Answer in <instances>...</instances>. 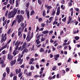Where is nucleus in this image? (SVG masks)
I'll return each mask as SVG.
<instances>
[{
  "mask_svg": "<svg viewBox=\"0 0 80 80\" xmlns=\"http://www.w3.org/2000/svg\"><path fill=\"white\" fill-rule=\"evenodd\" d=\"M45 40V38L42 37L41 39V42H44Z\"/></svg>",
  "mask_w": 80,
  "mask_h": 80,
  "instance_id": "nucleus-16",
  "label": "nucleus"
},
{
  "mask_svg": "<svg viewBox=\"0 0 80 80\" xmlns=\"http://www.w3.org/2000/svg\"><path fill=\"white\" fill-rule=\"evenodd\" d=\"M52 77H49L48 78V80H52Z\"/></svg>",
  "mask_w": 80,
  "mask_h": 80,
  "instance_id": "nucleus-63",
  "label": "nucleus"
},
{
  "mask_svg": "<svg viewBox=\"0 0 80 80\" xmlns=\"http://www.w3.org/2000/svg\"><path fill=\"white\" fill-rule=\"evenodd\" d=\"M62 75H65V71L64 70H62Z\"/></svg>",
  "mask_w": 80,
  "mask_h": 80,
  "instance_id": "nucleus-24",
  "label": "nucleus"
},
{
  "mask_svg": "<svg viewBox=\"0 0 80 80\" xmlns=\"http://www.w3.org/2000/svg\"><path fill=\"white\" fill-rule=\"evenodd\" d=\"M16 74H18V73H19L18 72V69L16 70Z\"/></svg>",
  "mask_w": 80,
  "mask_h": 80,
  "instance_id": "nucleus-45",
  "label": "nucleus"
},
{
  "mask_svg": "<svg viewBox=\"0 0 80 80\" xmlns=\"http://www.w3.org/2000/svg\"><path fill=\"white\" fill-rule=\"evenodd\" d=\"M74 38L76 40H78L80 38L79 37L76 36L74 37Z\"/></svg>",
  "mask_w": 80,
  "mask_h": 80,
  "instance_id": "nucleus-27",
  "label": "nucleus"
},
{
  "mask_svg": "<svg viewBox=\"0 0 80 80\" xmlns=\"http://www.w3.org/2000/svg\"><path fill=\"white\" fill-rule=\"evenodd\" d=\"M11 40H12V39H10L7 42L6 44H7V45H8V44H9V43H10V42H11Z\"/></svg>",
  "mask_w": 80,
  "mask_h": 80,
  "instance_id": "nucleus-34",
  "label": "nucleus"
},
{
  "mask_svg": "<svg viewBox=\"0 0 80 80\" xmlns=\"http://www.w3.org/2000/svg\"><path fill=\"white\" fill-rule=\"evenodd\" d=\"M6 58V56L5 55H4L3 56V60L5 61V58Z\"/></svg>",
  "mask_w": 80,
  "mask_h": 80,
  "instance_id": "nucleus-41",
  "label": "nucleus"
},
{
  "mask_svg": "<svg viewBox=\"0 0 80 80\" xmlns=\"http://www.w3.org/2000/svg\"><path fill=\"white\" fill-rule=\"evenodd\" d=\"M30 34H28V36L27 37V38H26V40H27L28 39V41H30L32 39V36H30Z\"/></svg>",
  "mask_w": 80,
  "mask_h": 80,
  "instance_id": "nucleus-5",
  "label": "nucleus"
},
{
  "mask_svg": "<svg viewBox=\"0 0 80 80\" xmlns=\"http://www.w3.org/2000/svg\"><path fill=\"white\" fill-rule=\"evenodd\" d=\"M54 57H56L57 58H59V57H60V55L59 54H57V55H54Z\"/></svg>",
  "mask_w": 80,
  "mask_h": 80,
  "instance_id": "nucleus-31",
  "label": "nucleus"
},
{
  "mask_svg": "<svg viewBox=\"0 0 80 80\" xmlns=\"http://www.w3.org/2000/svg\"><path fill=\"white\" fill-rule=\"evenodd\" d=\"M21 60V57H19L18 58L17 60L18 62H20V61Z\"/></svg>",
  "mask_w": 80,
  "mask_h": 80,
  "instance_id": "nucleus-36",
  "label": "nucleus"
},
{
  "mask_svg": "<svg viewBox=\"0 0 80 80\" xmlns=\"http://www.w3.org/2000/svg\"><path fill=\"white\" fill-rule=\"evenodd\" d=\"M18 36H20V34H21L22 33V32H21L20 31H18Z\"/></svg>",
  "mask_w": 80,
  "mask_h": 80,
  "instance_id": "nucleus-57",
  "label": "nucleus"
},
{
  "mask_svg": "<svg viewBox=\"0 0 80 80\" xmlns=\"http://www.w3.org/2000/svg\"><path fill=\"white\" fill-rule=\"evenodd\" d=\"M16 63V59H15L13 61H12L10 62V64L11 66H13V65H15Z\"/></svg>",
  "mask_w": 80,
  "mask_h": 80,
  "instance_id": "nucleus-7",
  "label": "nucleus"
},
{
  "mask_svg": "<svg viewBox=\"0 0 80 80\" xmlns=\"http://www.w3.org/2000/svg\"><path fill=\"white\" fill-rule=\"evenodd\" d=\"M18 46H17L15 49V51L16 52V51H17V50H18Z\"/></svg>",
  "mask_w": 80,
  "mask_h": 80,
  "instance_id": "nucleus-43",
  "label": "nucleus"
},
{
  "mask_svg": "<svg viewBox=\"0 0 80 80\" xmlns=\"http://www.w3.org/2000/svg\"><path fill=\"white\" fill-rule=\"evenodd\" d=\"M29 5H30V3H29V2H28L27 4V7L28 8L29 7Z\"/></svg>",
  "mask_w": 80,
  "mask_h": 80,
  "instance_id": "nucleus-42",
  "label": "nucleus"
},
{
  "mask_svg": "<svg viewBox=\"0 0 80 80\" xmlns=\"http://www.w3.org/2000/svg\"><path fill=\"white\" fill-rule=\"evenodd\" d=\"M71 60L72 59H71V58H69V59H68L67 62H70Z\"/></svg>",
  "mask_w": 80,
  "mask_h": 80,
  "instance_id": "nucleus-58",
  "label": "nucleus"
},
{
  "mask_svg": "<svg viewBox=\"0 0 80 80\" xmlns=\"http://www.w3.org/2000/svg\"><path fill=\"white\" fill-rule=\"evenodd\" d=\"M45 7L46 8H47V9L50 10L52 7L51 6H48L47 5H45Z\"/></svg>",
  "mask_w": 80,
  "mask_h": 80,
  "instance_id": "nucleus-6",
  "label": "nucleus"
},
{
  "mask_svg": "<svg viewBox=\"0 0 80 80\" xmlns=\"http://www.w3.org/2000/svg\"><path fill=\"white\" fill-rule=\"evenodd\" d=\"M25 13V12L23 10H21V14H22V15H23L24 14V13Z\"/></svg>",
  "mask_w": 80,
  "mask_h": 80,
  "instance_id": "nucleus-33",
  "label": "nucleus"
},
{
  "mask_svg": "<svg viewBox=\"0 0 80 80\" xmlns=\"http://www.w3.org/2000/svg\"><path fill=\"white\" fill-rule=\"evenodd\" d=\"M34 13H35V12L34 11L32 10L30 13V16H32V15H33Z\"/></svg>",
  "mask_w": 80,
  "mask_h": 80,
  "instance_id": "nucleus-18",
  "label": "nucleus"
},
{
  "mask_svg": "<svg viewBox=\"0 0 80 80\" xmlns=\"http://www.w3.org/2000/svg\"><path fill=\"white\" fill-rule=\"evenodd\" d=\"M4 64V62H3V60H1L0 62V64L1 65H3Z\"/></svg>",
  "mask_w": 80,
  "mask_h": 80,
  "instance_id": "nucleus-37",
  "label": "nucleus"
},
{
  "mask_svg": "<svg viewBox=\"0 0 80 80\" xmlns=\"http://www.w3.org/2000/svg\"><path fill=\"white\" fill-rule=\"evenodd\" d=\"M27 16L28 17V19H29V17L30 16V12H29V11H28L27 13Z\"/></svg>",
  "mask_w": 80,
  "mask_h": 80,
  "instance_id": "nucleus-19",
  "label": "nucleus"
},
{
  "mask_svg": "<svg viewBox=\"0 0 80 80\" xmlns=\"http://www.w3.org/2000/svg\"><path fill=\"white\" fill-rule=\"evenodd\" d=\"M55 69H56V66H54L53 67V68L52 69V70H55Z\"/></svg>",
  "mask_w": 80,
  "mask_h": 80,
  "instance_id": "nucleus-49",
  "label": "nucleus"
},
{
  "mask_svg": "<svg viewBox=\"0 0 80 80\" xmlns=\"http://www.w3.org/2000/svg\"><path fill=\"white\" fill-rule=\"evenodd\" d=\"M68 5L69 7H71L72 5V4L71 2H69L68 3Z\"/></svg>",
  "mask_w": 80,
  "mask_h": 80,
  "instance_id": "nucleus-44",
  "label": "nucleus"
},
{
  "mask_svg": "<svg viewBox=\"0 0 80 80\" xmlns=\"http://www.w3.org/2000/svg\"><path fill=\"white\" fill-rule=\"evenodd\" d=\"M39 39H37L36 40V42L37 45H39L41 41L39 40Z\"/></svg>",
  "mask_w": 80,
  "mask_h": 80,
  "instance_id": "nucleus-9",
  "label": "nucleus"
},
{
  "mask_svg": "<svg viewBox=\"0 0 80 80\" xmlns=\"http://www.w3.org/2000/svg\"><path fill=\"white\" fill-rule=\"evenodd\" d=\"M22 73H20L18 74V77H20L22 76Z\"/></svg>",
  "mask_w": 80,
  "mask_h": 80,
  "instance_id": "nucleus-62",
  "label": "nucleus"
},
{
  "mask_svg": "<svg viewBox=\"0 0 80 80\" xmlns=\"http://www.w3.org/2000/svg\"><path fill=\"white\" fill-rule=\"evenodd\" d=\"M17 9L14 8L13 10L11 12H9L8 13V18H13L17 12Z\"/></svg>",
  "mask_w": 80,
  "mask_h": 80,
  "instance_id": "nucleus-1",
  "label": "nucleus"
},
{
  "mask_svg": "<svg viewBox=\"0 0 80 80\" xmlns=\"http://www.w3.org/2000/svg\"><path fill=\"white\" fill-rule=\"evenodd\" d=\"M45 24L44 23H42L41 24V26L42 27H44V26H45Z\"/></svg>",
  "mask_w": 80,
  "mask_h": 80,
  "instance_id": "nucleus-52",
  "label": "nucleus"
},
{
  "mask_svg": "<svg viewBox=\"0 0 80 80\" xmlns=\"http://www.w3.org/2000/svg\"><path fill=\"white\" fill-rule=\"evenodd\" d=\"M14 2H15V0H12H12H9V3L11 5H13Z\"/></svg>",
  "mask_w": 80,
  "mask_h": 80,
  "instance_id": "nucleus-11",
  "label": "nucleus"
},
{
  "mask_svg": "<svg viewBox=\"0 0 80 80\" xmlns=\"http://www.w3.org/2000/svg\"><path fill=\"white\" fill-rule=\"evenodd\" d=\"M18 52H19V51H18L16 52L15 50H14L13 52H12V54L13 55H14V56H15V55L17 54H18Z\"/></svg>",
  "mask_w": 80,
  "mask_h": 80,
  "instance_id": "nucleus-8",
  "label": "nucleus"
},
{
  "mask_svg": "<svg viewBox=\"0 0 80 80\" xmlns=\"http://www.w3.org/2000/svg\"><path fill=\"white\" fill-rule=\"evenodd\" d=\"M60 11L58 10V11H57V12L56 13V15H60Z\"/></svg>",
  "mask_w": 80,
  "mask_h": 80,
  "instance_id": "nucleus-23",
  "label": "nucleus"
},
{
  "mask_svg": "<svg viewBox=\"0 0 80 80\" xmlns=\"http://www.w3.org/2000/svg\"><path fill=\"white\" fill-rule=\"evenodd\" d=\"M42 33H43V34H47V33H48V30L44 31H43L42 32Z\"/></svg>",
  "mask_w": 80,
  "mask_h": 80,
  "instance_id": "nucleus-12",
  "label": "nucleus"
},
{
  "mask_svg": "<svg viewBox=\"0 0 80 80\" xmlns=\"http://www.w3.org/2000/svg\"><path fill=\"white\" fill-rule=\"evenodd\" d=\"M43 28H41L39 30V31H43Z\"/></svg>",
  "mask_w": 80,
  "mask_h": 80,
  "instance_id": "nucleus-61",
  "label": "nucleus"
},
{
  "mask_svg": "<svg viewBox=\"0 0 80 80\" xmlns=\"http://www.w3.org/2000/svg\"><path fill=\"white\" fill-rule=\"evenodd\" d=\"M6 71L7 72L8 74H9V73H10V68L7 67L6 68Z\"/></svg>",
  "mask_w": 80,
  "mask_h": 80,
  "instance_id": "nucleus-13",
  "label": "nucleus"
},
{
  "mask_svg": "<svg viewBox=\"0 0 80 80\" xmlns=\"http://www.w3.org/2000/svg\"><path fill=\"white\" fill-rule=\"evenodd\" d=\"M34 77L36 78H37V77H39V76L38 75H35L34 76Z\"/></svg>",
  "mask_w": 80,
  "mask_h": 80,
  "instance_id": "nucleus-56",
  "label": "nucleus"
},
{
  "mask_svg": "<svg viewBox=\"0 0 80 80\" xmlns=\"http://www.w3.org/2000/svg\"><path fill=\"white\" fill-rule=\"evenodd\" d=\"M68 45V44L67 43H63V46H65V45Z\"/></svg>",
  "mask_w": 80,
  "mask_h": 80,
  "instance_id": "nucleus-59",
  "label": "nucleus"
},
{
  "mask_svg": "<svg viewBox=\"0 0 80 80\" xmlns=\"http://www.w3.org/2000/svg\"><path fill=\"white\" fill-rule=\"evenodd\" d=\"M66 19H67V18H66V17H65L64 18L62 19V22H65Z\"/></svg>",
  "mask_w": 80,
  "mask_h": 80,
  "instance_id": "nucleus-28",
  "label": "nucleus"
},
{
  "mask_svg": "<svg viewBox=\"0 0 80 80\" xmlns=\"http://www.w3.org/2000/svg\"><path fill=\"white\" fill-rule=\"evenodd\" d=\"M17 22V21L16 20H14L13 21L12 23V26H13V25H14V24L15 23H16Z\"/></svg>",
  "mask_w": 80,
  "mask_h": 80,
  "instance_id": "nucleus-26",
  "label": "nucleus"
},
{
  "mask_svg": "<svg viewBox=\"0 0 80 80\" xmlns=\"http://www.w3.org/2000/svg\"><path fill=\"white\" fill-rule=\"evenodd\" d=\"M45 10H44L43 11V13H42V15L43 16H44V17H45L46 15L45 14Z\"/></svg>",
  "mask_w": 80,
  "mask_h": 80,
  "instance_id": "nucleus-21",
  "label": "nucleus"
},
{
  "mask_svg": "<svg viewBox=\"0 0 80 80\" xmlns=\"http://www.w3.org/2000/svg\"><path fill=\"white\" fill-rule=\"evenodd\" d=\"M11 32V29H9L8 31V35H9V34H10V32Z\"/></svg>",
  "mask_w": 80,
  "mask_h": 80,
  "instance_id": "nucleus-29",
  "label": "nucleus"
},
{
  "mask_svg": "<svg viewBox=\"0 0 80 80\" xmlns=\"http://www.w3.org/2000/svg\"><path fill=\"white\" fill-rule=\"evenodd\" d=\"M54 60H56V61H57V60H58V58H57L55 56H54Z\"/></svg>",
  "mask_w": 80,
  "mask_h": 80,
  "instance_id": "nucleus-54",
  "label": "nucleus"
},
{
  "mask_svg": "<svg viewBox=\"0 0 80 80\" xmlns=\"http://www.w3.org/2000/svg\"><path fill=\"white\" fill-rule=\"evenodd\" d=\"M8 11L7 10L6 11L5 13V17H7V15H8Z\"/></svg>",
  "mask_w": 80,
  "mask_h": 80,
  "instance_id": "nucleus-17",
  "label": "nucleus"
},
{
  "mask_svg": "<svg viewBox=\"0 0 80 80\" xmlns=\"http://www.w3.org/2000/svg\"><path fill=\"white\" fill-rule=\"evenodd\" d=\"M26 75H27V76H31V75H32V72H29L28 73H26Z\"/></svg>",
  "mask_w": 80,
  "mask_h": 80,
  "instance_id": "nucleus-15",
  "label": "nucleus"
},
{
  "mask_svg": "<svg viewBox=\"0 0 80 80\" xmlns=\"http://www.w3.org/2000/svg\"><path fill=\"white\" fill-rule=\"evenodd\" d=\"M75 11H77V12H78L79 11V9L78 8H75Z\"/></svg>",
  "mask_w": 80,
  "mask_h": 80,
  "instance_id": "nucleus-48",
  "label": "nucleus"
},
{
  "mask_svg": "<svg viewBox=\"0 0 80 80\" xmlns=\"http://www.w3.org/2000/svg\"><path fill=\"white\" fill-rule=\"evenodd\" d=\"M62 3L64 4L65 3V1L64 0H62L61 1Z\"/></svg>",
  "mask_w": 80,
  "mask_h": 80,
  "instance_id": "nucleus-60",
  "label": "nucleus"
},
{
  "mask_svg": "<svg viewBox=\"0 0 80 80\" xmlns=\"http://www.w3.org/2000/svg\"><path fill=\"white\" fill-rule=\"evenodd\" d=\"M24 52H25V53H27L28 52V49H24Z\"/></svg>",
  "mask_w": 80,
  "mask_h": 80,
  "instance_id": "nucleus-39",
  "label": "nucleus"
},
{
  "mask_svg": "<svg viewBox=\"0 0 80 80\" xmlns=\"http://www.w3.org/2000/svg\"><path fill=\"white\" fill-rule=\"evenodd\" d=\"M77 77L78 78H80V75L79 74L77 75Z\"/></svg>",
  "mask_w": 80,
  "mask_h": 80,
  "instance_id": "nucleus-64",
  "label": "nucleus"
},
{
  "mask_svg": "<svg viewBox=\"0 0 80 80\" xmlns=\"http://www.w3.org/2000/svg\"><path fill=\"white\" fill-rule=\"evenodd\" d=\"M20 0H16V7H17L18 6V2H20Z\"/></svg>",
  "mask_w": 80,
  "mask_h": 80,
  "instance_id": "nucleus-10",
  "label": "nucleus"
},
{
  "mask_svg": "<svg viewBox=\"0 0 80 80\" xmlns=\"http://www.w3.org/2000/svg\"><path fill=\"white\" fill-rule=\"evenodd\" d=\"M3 33L2 34V36H1V37L2 38L1 41V43H2L3 42H5V40H7V37H6L5 38V37H3Z\"/></svg>",
  "mask_w": 80,
  "mask_h": 80,
  "instance_id": "nucleus-4",
  "label": "nucleus"
},
{
  "mask_svg": "<svg viewBox=\"0 0 80 80\" xmlns=\"http://www.w3.org/2000/svg\"><path fill=\"white\" fill-rule=\"evenodd\" d=\"M17 76H15L13 78V80H17Z\"/></svg>",
  "mask_w": 80,
  "mask_h": 80,
  "instance_id": "nucleus-35",
  "label": "nucleus"
},
{
  "mask_svg": "<svg viewBox=\"0 0 80 80\" xmlns=\"http://www.w3.org/2000/svg\"><path fill=\"white\" fill-rule=\"evenodd\" d=\"M70 11L71 12V16L72 17V16H73V8H71L70 9Z\"/></svg>",
  "mask_w": 80,
  "mask_h": 80,
  "instance_id": "nucleus-14",
  "label": "nucleus"
},
{
  "mask_svg": "<svg viewBox=\"0 0 80 80\" xmlns=\"http://www.w3.org/2000/svg\"><path fill=\"white\" fill-rule=\"evenodd\" d=\"M33 69H34V67H33V66H31V70H33Z\"/></svg>",
  "mask_w": 80,
  "mask_h": 80,
  "instance_id": "nucleus-55",
  "label": "nucleus"
},
{
  "mask_svg": "<svg viewBox=\"0 0 80 80\" xmlns=\"http://www.w3.org/2000/svg\"><path fill=\"white\" fill-rule=\"evenodd\" d=\"M38 2L40 5H41V4H42V1H41L40 0H38Z\"/></svg>",
  "mask_w": 80,
  "mask_h": 80,
  "instance_id": "nucleus-32",
  "label": "nucleus"
},
{
  "mask_svg": "<svg viewBox=\"0 0 80 80\" xmlns=\"http://www.w3.org/2000/svg\"><path fill=\"white\" fill-rule=\"evenodd\" d=\"M53 19V17H51L49 18V20L50 21H52V20Z\"/></svg>",
  "mask_w": 80,
  "mask_h": 80,
  "instance_id": "nucleus-53",
  "label": "nucleus"
},
{
  "mask_svg": "<svg viewBox=\"0 0 80 80\" xmlns=\"http://www.w3.org/2000/svg\"><path fill=\"white\" fill-rule=\"evenodd\" d=\"M58 23V22L56 21H55L53 23V25H57Z\"/></svg>",
  "mask_w": 80,
  "mask_h": 80,
  "instance_id": "nucleus-25",
  "label": "nucleus"
},
{
  "mask_svg": "<svg viewBox=\"0 0 80 80\" xmlns=\"http://www.w3.org/2000/svg\"><path fill=\"white\" fill-rule=\"evenodd\" d=\"M52 33H53V31L52 30H51L49 31V35H50Z\"/></svg>",
  "mask_w": 80,
  "mask_h": 80,
  "instance_id": "nucleus-30",
  "label": "nucleus"
},
{
  "mask_svg": "<svg viewBox=\"0 0 80 80\" xmlns=\"http://www.w3.org/2000/svg\"><path fill=\"white\" fill-rule=\"evenodd\" d=\"M27 69H25L24 72V74H25L27 73Z\"/></svg>",
  "mask_w": 80,
  "mask_h": 80,
  "instance_id": "nucleus-51",
  "label": "nucleus"
},
{
  "mask_svg": "<svg viewBox=\"0 0 80 80\" xmlns=\"http://www.w3.org/2000/svg\"><path fill=\"white\" fill-rule=\"evenodd\" d=\"M17 19L18 23H20L21 22L23 21V16L22 15H21L20 16L18 15L17 17Z\"/></svg>",
  "mask_w": 80,
  "mask_h": 80,
  "instance_id": "nucleus-2",
  "label": "nucleus"
},
{
  "mask_svg": "<svg viewBox=\"0 0 80 80\" xmlns=\"http://www.w3.org/2000/svg\"><path fill=\"white\" fill-rule=\"evenodd\" d=\"M23 59H21L20 62L19 64H22V62H23Z\"/></svg>",
  "mask_w": 80,
  "mask_h": 80,
  "instance_id": "nucleus-40",
  "label": "nucleus"
},
{
  "mask_svg": "<svg viewBox=\"0 0 80 80\" xmlns=\"http://www.w3.org/2000/svg\"><path fill=\"white\" fill-rule=\"evenodd\" d=\"M38 30H40V29H39V27H38L37 26V28H36V32H38Z\"/></svg>",
  "mask_w": 80,
  "mask_h": 80,
  "instance_id": "nucleus-38",
  "label": "nucleus"
},
{
  "mask_svg": "<svg viewBox=\"0 0 80 80\" xmlns=\"http://www.w3.org/2000/svg\"><path fill=\"white\" fill-rule=\"evenodd\" d=\"M27 45V42H24V43H23L22 47L25 48V47H26V45Z\"/></svg>",
  "mask_w": 80,
  "mask_h": 80,
  "instance_id": "nucleus-22",
  "label": "nucleus"
},
{
  "mask_svg": "<svg viewBox=\"0 0 80 80\" xmlns=\"http://www.w3.org/2000/svg\"><path fill=\"white\" fill-rule=\"evenodd\" d=\"M13 58V55H12L11 53H9L8 55V59L9 61H11Z\"/></svg>",
  "mask_w": 80,
  "mask_h": 80,
  "instance_id": "nucleus-3",
  "label": "nucleus"
},
{
  "mask_svg": "<svg viewBox=\"0 0 80 80\" xmlns=\"http://www.w3.org/2000/svg\"><path fill=\"white\" fill-rule=\"evenodd\" d=\"M52 48V51H53V52H54L56 50L55 48H54V47H53Z\"/></svg>",
  "mask_w": 80,
  "mask_h": 80,
  "instance_id": "nucleus-47",
  "label": "nucleus"
},
{
  "mask_svg": "<svg viewBox=\"0 0 80 80\" xmlns=\"http://www.w3.org/2000/svg\"><path fill=\"white\" fill-rule=\"evenodd\" d=\"M21 68H25V65L23 64L20 66Z\"/></svg>",
  "mask_w": 80,
  "mask_h": 80,
  "instance_id": "nucleus-50",
  "label": "nucleus"
},
{
  "mask_svg": "<svg viewBox=\"0 0 80 80\" xmlns=\"http://www.w3.org/2000/svg\"><path fill=\"white\" fill-rule=\"evenodd\" d=\"M40 52H45V50L43 48H41L40 51Z\"/></svg>",
  "mask_w": 80,
  "mask_h": 80,
  "instance_id": "nucleus-20",
  "label": "nucleus"
},
{
  "mask_svg": "<svg viewBox=\"0 0 80 80\" xmlns=\"http://www.w3.org/2000/svg\"><path fill=\"white\" fill-rule=\"evenodd\" d=\"M24 28H25V26H23L22 28L21 32H22L24 30Z\"/></svg>",
  "mask_w": 80,
  "mask_h": 80,
  "instance_id": "nucleus-46",
  "label": "nucleus"
}]
</instances>
